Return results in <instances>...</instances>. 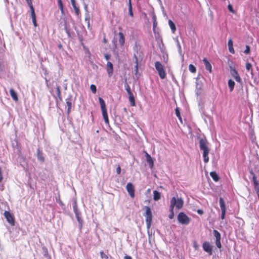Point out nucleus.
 Instances as JSON below:
<instances>
[{
    "label": "nucleus",
    "mask_w": 259,
    "mask_h": 259,
    "mask_svg": "<svg viewBox=\"0 0 259 259\" xmlns=\"http://www.w3.org/2000/svg\"><path fill=\"white\" fill-rule=\"evenodd\" d=\"M200 148L203 150V157L204 161L207 163L209 161L208 153L209 152L207 148V141L205 139H201L199 141Z\"/></svg>",
    "instance_id": "1"
},
{
    "label": "nucleus",
    "mask_w": 259,
    "mask_h": 259,
    "mask_svg": "<svg viewBox=\"0 0 259 259\" xmlns=\"http://www.w3.org/2000/svg\"><path fill=\"white\" fill-rule=\"evenodd\" d=\"M184 205V201L181 198L173 197L170 201V208L174 210L175 207L177 209H181Z\"/></svg>",
    "instance_id": "2"
},
{
    "label": "nucleus",
    "mask_w": 259,
    "mask_h": 259,
    "mask_svg": "<svg viewBox=\"0 0 259 259\" xmlns=\"http://www.w3.org/2000/svg\"><path fill=\"white\" fill-rule=\"evenodd\" d=\"M144 209L145 210V212L144 215L146 218V223L147 225V228L149 229L152 224V214L150 208L148 206H145Z\"/></svg>",
    "instance_id": "3"
},
{
    "label": "nucleus",
    "mask_w": 259,
    "mask_h": 259,
    "mask_svg": "<svg viewBox=\"0 0 259 259\" xmlns=\"http://www.w3.org/2000/svg\"><path fill=\"white\" fill-rule=\"evenodd\" d=\"M155 67L158 72V74L161 79H164L166 76V73L164 71L163 65L159 62H156Z\"/></svg>",
    "instance_id": "4"
},
{
    "label": "nucleus",
    "mask_w": 259,
    "mask_h": 259,
    "mask_svg": "<svg viewBox=\"0 0 259 259\" xmlns=\"http://www.w3.org/2000/svg\"><path fill=\"white\" fill-rule=\"evenodd\" d=\"M230 74L237 82H241V78L234 65H229Z\"/></svg>",
    "instance_id": "5"
},
{
    "label": "nucleus",
    "mask_w": 259,
    "mask_h": 259,
    "mask_svg": "<svg viewBox=\"0 0 259 259\" xmlns=\"http://www.w3.org/2000/svg\"><path fill=\"white\" fill-rule=\"evenodd\" d=\"M178 220L182 224L187 225L190 223V218L184 213L180 212L178 215Z\"/></svg>",
    "instance_id": "6"
},
{
    "label": "nucleus",
    "mask_w": 259,
    "mask_h": 259,
    "mask_svg": "<svg viewBox=\"0 0 259 259\" xmlns=\"http://www.w3.org/2000/svg\"><path fill=\"white\" fill-rule=\"evenodd\" d=\"M4 215L8 222L12 226L15 225V220L13 215L8 211H5L4 212Z\"/></svg>",
    "instance_id": "7"
},
{
    "label": "nucleus",
    "mask_w": 259,
    "mask_h": 259,
    "mask_svg": "<svg viewBox=\"0 0 259 259\" xmlns=\"http://www.w3.org/2000/svg\"><path fill=\"white\" fill-rule=\"evenodd\" d=\"M202 247L203 250L209 255L212 254V247L208 242H204L203 243Z\"/></svg>",
    "instance_id": "8"
},
{
    "label": "nucleus",
    "mask_w": 259,
    "mask_h": 259,
    "mask_svg": "<svg viewBox=\"0 0 259 259\" xmlns=\"http://www.w3.org/2000/svg\"><path fill=\"white\" fill-rule=\"evenodd\" d=\"M126 187L130 196L132 198H134L135 196V189L133 185L131 183H128L127 184Z\"/></svg>",
    "instance_id": "9"
},
{
    "label": "nucleus",
    "mask_w": 259,
    "mask_h": 259,
    "mask_svg": "<svg viewBox=\"0 0 259 259\" xmlns=\"http://www.w3.org/2000/svg\"><path fill=\"white\" fill-rule=\"evenodd\" d=\"M106 70L109 77L111 76L113 72V65L111 62H108L106 65Z\"/></svg>",
    "instance_id": "10"
},
{
    "label": "nucleus",
    "mask_w": 259,
    "mask_h": 259,
    "mask_svg": "<svg viewBox=\"0 0 259 259\" xmlns=\"http://www.w3.org/2000/svg\"><path fill=\"white\" fill-rule=\"evenodd\" d=\"M145 153L146 160H147V162L149 163V164L150 165V167L152 168L153 166V159H152V157H151V156L148 153H147L146 152H145Z\"/></svg>",
    "instance_id": "11"
},
{
    "label": "nucleus",
    "mask_w": 259,
    "mask_h": 259,
    "mask_svg": "<svg viewBox=\"0 0 259 259\" xmlns=\"http://www.w3.org/2000/svg\"><path fill=\"white\" fill-rule=\"evenodd\" d=\"M99 101L100 104L102 112L103 113L104 112H106L107 110L106 108V105L103 99L102 98H99Z\"/></svg>",
    "instance_id": "12"
},
{
    "label": "nucleus",
    "mask_w": 259,
    "mask_h": 259,
    "mask_svg": "<svg viewBox=\"0 0 259 259\" xmlns=\"http://www.w3.org/2000/svg\"><path fill=\"white\" fill-rule=\"evenodd\" d=\"M228 45L229 52L232 54H234L235 51L233 48V42L231 39H229L228 42Z\"/></svg>",
    "instance_id": "13"
},
{
    "label": "nucleus",
    "mask_w": 259,
    "mask_h": 259,
    "mask_svg": "<svg viewBox=\"0 0 259 259\" xmlns=\"http://www.w3.org/2000/svg\"><path fill=\"white\" fill-rule=\"evenodd\" d=\"M10 93L11 97L15 101H17L18 100L17 94L13 89H10Z\"/></svg>",
    "instance_id": "14"
},
{
    "label": "nucleus",
    "mask_w": 259,
    "mask_h": 259,
    "mask_svg": "<svg viewBox=\"0 0 259 259\" xmlns=\"http://www.w3.org/2000/svg\"><path fill=\"white\" fill-rule=\"evenodd\" d=\"M118 36H119V42L120 44V45H121V46H123L124 44V42H125V38H124V36L123 35V34L121 32H119L118 33Z\"/></svg>",
    "instance_id": "15"
},
{
    "label": "nucleus",
    "mask_w": 259,
    "mask_h": 259,
    "mask_svg": "<svg viewBox=\"0 0 259 259\" xmlns=\"http://www.w3.org/2000/svg\"><path fill=\"white\" fill-rule=\"evenodd\" d=\"M203 61L204 62L205 66V68L206 70H208L209 72L211 71V65L209 63V62L207 61L206 58H204L203 59Z\"/></svg>",
    "instance_id": "16"
},
{
    "label": "nucleus",
    "mask_w": 259,
    "mask_h": 259,
    "mask_svg": "<svg viewBox=\"0 0 259 259\" xmlns=\"http://www.w3.org/2000/svg\"><path fill=\"white\" fill-rule=\"evenodd\" d=\"M161 198V193L157 191H153V199L157 201Z\"/></svg>",
    "instance_id": "17"
},
{
    "label": "nucleus",
    "mask_w": 259,
    "mask_h": 259,
    "mask_svg": "<svg viewBox=\"0 0 259 259\" xmlns=\"http://www.w3.org/2000/svg\"><path fill=\"white\" fill-rule=\"evenodd\" d=\"M219 203L221 210H226L225 202L222 197L219 199Z\"/></svg>",
    "instance_id": "18"
},
{
    "label": "nucleus",
    "mask_w": 259,
    "mask_h": 259,
    "mask_svg": "<svg viewBox=\"0 0 259 259\" xmlns=\"http://www.w3.org/2000/svg\"><path fill=\"white\" fill-rule=\"evenodd\" d=\"M168 22V25L171 30L172 32L173 33H175V31L176 30V27L175 24L171 20H169Z\"/></svg>",
    "instance_id": "19"
},
{
    "label": "nucleus",
    "mask_w": 259,
    "mask_h": 259,
    "mask_svg": "<svg viewBox=\"0 0 259 259\" xmlns=\"http://www.w3.org/2000/svg\"><path fill=\"white\" fill-rule=\"evenodd\" d=\"M129 101L130 102L131 105L132 106H135V102L134 99V97L133 94L132 93L129 92Z\"/></svg>",
    "instance_id": "20"
},
{
    "label": "nucleus",
    "mask_w": 259,
    "mask_h": 259,
    "mask_svg": "<svg viewBox=\"0 0 259 259\" xmlns=\"http://www.w3.org/2000/svg\"><path fill=\"white\" fill-rule=\"evenodd\" d=\"M235 82L231 79L228 80V87L229 88L230 92H232L234 90L235 86Z\"/></svg>",
    "instance_id": "21"
},
{
    "label": "nucleus",
    "mask_w": 259,
    "mask_h": 259,
    "mask_svg": "<svg viewBox=\"0 0 259 259\" xmlns=\"http://www.w3.org/2000/svg\"><path fill=\"white\" fill-rule=\"evenodd\" d=\"M210 175L211 177V178H212V179L215 182H218L219 181V176L218 175V174L215 172H214V171L210 172Z\"/></svg>",
    "instance_id": "22"
},
{
    "label": "nucleus",
    "mask_w": 259,
    "mask_h": 259,
    "mask_svg": "<svg viewBox=\"0 0 259 259\" xmlns=\"http://www.w3.org/2000/svg\"><path fill=\"white\" fill-rule=\"evenodd\" d=\"M57 1H58V3L59 9L61 11V13L62 15H64L65 13V12H64V10L63 3H62L61 0H57Z\"/></svg>",
    "instance_id": "23"
},
{
    "label": "nucleus",
    "mask_w": 259,
    "mask_h": 259,
    "mask_svg": "<svg viewBox=\"0 0 259 259\" xmlns=\"http://www.w3.org/2000/svg\"><path fill=\"white\" fill-rule=\"evenodd\" d=\"M102 115L106 124H109V119L108 117L107 112L106 111L103 112Z\"/></svg>",
    "instance_id": "24"
},
{
    "label": "nucleus",
    "mask_w": 259,
    "mask_h": 259,
    "mask_svg": "<svg viewBox=\"0 0 259 259\" xmlns=\"http://www.w3.org/2000/svg\"><path fill=\"white\" fill-rule=\"evenodd\" d=\"M213 235L215 237L216 240H221L220 233L217 230L213 231Z\"/></svg>",
    "instance_id": "25"
},
{
    "label": "nucleus",
    "mask_w": 259,
    "mask_h": 259,
    "mask_svg": "<svg viewBox=\"0 0 259 259\" xmlns=\"http://www.w3.org/2000/svg\"><path fill=\"white\" fill-rule=\"evenodd\" d=\"M157 25V22L156 20V18H155V17H153V31L155 33H156V28Z\"/></svg>",
    "instance_id": "26"
},
{
    "label": "nucleus",
    "mask_w": 259,
    "mask_h": 259,
    "mask_svg": "<svg viewBox=\"0 0 259 259\" xmlns=\"http://www.w3.org/2000/svg\"><path fill=\"white\" fill-rule=\"evenodd\" d=\"M189 69L192 73H195L196 71L195 67L192 64L189 65Z\"/></svg>",
    "instance_id": "27"
},
{
    "label": "nucleus",
    "mask_w": 259,
    "mask_h": 259,
    "mask_svg": "<svg viewBox=\"0 0 259 259\" xmlns=\"http://www.w3.org/2000/svg\"><path fill=\"white\" fill-rule=\"evenodd\" d=\"M175 111H176V114L177 116L179 118L180 121L182 122V118L180 116V112L179 111V108H177L175 110Z\"/></svg>",
    "instance_id": "28"
},
{
    "label": "nucleus",
    "mask_w": 259,
    "mask_h": 259,
    "mask_svg": "<svg viewBox=\"0 0 259 259\" xmlns=\"http://www.w3.org/2000/svg\"><path fill=\"white\" fill-rule=\"evenodd\" d=\"M30 8H31V15L32 19H33V18H36L35 12H34V10L32 6L30 7Z\"/></svg>",
    "instance_id": "29"
},
{
    "label": "nucleus",
    "mask_w": 259,
    "mask_h": 259,
    "mask_svg": "<svg viewBox=\"0 0 259 259\" xmlns=\"http://www.w3.org/2000/svg\"><path fill=\"white\" fill-rule=\"evenodd\" d=\"M73 9L75 11V14L77 15V16H78L80 14V11H79V8L76 6V7H73Z\"/></svg>",
    "instance_id": "30"
},
{
    "label": "nucleus",
    "mask_w": 259,
    "mask_h": 259,
    "mask_svg": "<svg viewBox=\"0 0 259 259\" xmlns=\"http://www.w3.org/2000/svg\"><path fill=\"white\" fill-rule=\"evenodd\" d=\"M193 246L195 250H198L199 247V245L196 241L193 242Z\"/></svg>",
    "instance_id": "31"
},
{
    "label": "nucleus",
    "mask_w": 259,
    "mask_h": 259,
    "mask_svg": "<svg viewBox=\"0 0 259 259\" xmlns=\"http://www.w3.org/2000/svg\"><path fill=\"white\" fill-rule=\"evenodd\" d=\"M90 89L93 93L95 94L96 93V87L95 85L92 84L90 87Z\"/></svg>",
    "instance_id": "32"
},
{
    "label": "nucleus",
    "mask_w": 259,
    "mask_h": 259,
    "mask_svg": "<svg viewBox=\"0 0 259 259\" xmlns=\"http://www.w3.org/2000/svg\"><path fill=\"white\" fill-rule=\"evenodd\" d=\"M101 257L102 259H108V256L103 252V251H101L100 252Z\"/></svg>",
    "instance_id": "33"
},
{
    "label": "nucleus",
    "mask_w": 259,
    "mask_h": 259,
    "mask_svg": "<svg viewBox=\"0 0 259 259\" xmlns=\"http://www.w3.org/2000/svg\"><path fill=\"white\" fill-rule=\"evenodd\" d=\"M253 182L254 188H255L256 186L257 187L258 185H259V183H257V182L256 181V179L255 176H253Z\"/></svg>",
    "instance_id": "34"
},
{
    "label": "nucleus",
    "mask_w": 259,
    "mask_h": 259,
    "mask_svg": "<svg viewBox=\"0 0 259 259\" xmlns=\"http://www.w3.org/2000/svg\"><path fill=\"white\" fill-rule=\"evenodd\" d=\"M251 67L252 65L250 63L247 62L246 64V68L247 70L249 71L251 69Z\"/></svg>",
    "instance_id": "35"
},
{
    "label": "nucleus",
    "mask_w": 259,
    "mask_h": 259,
    "mask_svg": "<svg viewBox=\"0 0 259 259\" xmlns=\"http://www.w3.org/2000/svg\"><path fill=\"white\" fill-rule=\"evenodd\" d=\"M215 244L218 248H221L222 246L220 240H215Z\"/></svg>",
    "instance_id": "36"
},
{
    "label": "nucleus",
    "mask_w": 259,
    "mask_h": 259,
    "mask_svg": "<svg viewBox=\"0 0 259 259\" xmlns=\"http://www.w3.org/2000/svg\"><path fill=\"white\" fill-rule=\"evenodd\" d=\"M170 214L169 215L168 217L170 219H173V218L174 217V210H171V208H170Z\"/></svg>",
    "instance_id": "37"
},
{
    "label": "nucleus",
    "mask_w": 259,
    "mask_h": 259,
    "mask_svg": "<svg viewBox=\"0 0 259 259\" xmlns=\"http://www.w3.org/2000/svg\"><path fill=\"white\" fill-rule=\"evenodd\" d=\"M129 15L131 17L133 16V12H132V6H131V4H130V6H129Z\"/></svg>",
    "instance_id": "38"
},
{
    "label": "nucleus",
    "mask_w": 259,
    "mask_h": 259,
    "mask_svg": "<svg viewBox=\"0 0 259 259\" xmlns=\"http://www.w3.org/2000/svg\"><path fill=\"white\" fill-rule=\"evenodd\" d=\"M244 53L245 54H248L250 52V48L248 46H246V49L244 51Z\"/></svg>",
    "instance_id": "39"
},
{
    "label": "nucleus",
    "mask_w": 259,
    "mask_h": 259,
    "mask_svg": "<svg viewBox=\"0 0 259 259\" xmlns=\"http://www.w3.org/2000/svg\"><path fill=\"white\" fill-rule=\"evenodd\" d=\"M226 211V210H221V212H222L221 219L222 220L224 219L225 218Z\"/></svg>",
    "instance_id": "40"
},
{
    "label": "nucleus",
    "mask_w": 259,
    "mask_h": 259,
    "mask_svg": "<svg viewBox=\"0 0 259 259\" xmlns=\"http://www.w3.org/2000/svg\"><path fill=\"white\" fill-rule=\"evenodd\" d=\"M228 9H229V10L231 13H235L234 11V10H233V7H232V6L231 5H228Z\"/></svg>",
    "instance_id": "41"
},
{
    "label": "nucleus",
    "mask_w": 259,
    "mask_h": 259,
    "mask_svg": "<svg viewBox=\"0 0 259 259\" xmlns=\"http://www.w3.org/2000/svg\"><path fill=\"white\" fill-rule=\"evenodd\" d=\"M116 172L117 174H120L121 172V167L119 165L116 167Z\"/></svg>",
    "instance_id": "42"
},
{
    "label": "nucleus",
    "mask_w": 259,
    "mask_h": 259,
    "mask_svg": "<svg viewBox=\"0 0 259 259\" xmlns=\"http://www.w3.org/2000/svg\"><path fill=\"white\" fill-rule=\"evenodd\" d=\"M32 22H33V24L34 26L35 27H36L37 26V23H36V18H33V19H32Z\"/></svg>",
    "instance_id": "43"
},
{
    "label": "nucleus",
    "mask_w": 259,
    "mask_h": 259,
    "mask_svg": "<svg viewBox=\"0 0 259 259\" xmlns=\"http://www.w3.org/2000/svg\"><path fill=\"white\" fill-rule=\"evenodd\" d=\"M66 103H67V106H68V110H69L71 109V103L69 101H67L66 102Z\"/></svg>",
    "instance_id": "44"
},
{
    "label": "nucleus",
    "mask_w": 259,
    "mask_h": 259,
    "mask_svg": "<svg viewBox=\"0 0 259 259\" xmlns=\"http://www.w3.org/2000/svg\"><path fill=\"white\" fill-rule=\"evenodd\" d=\"M3 179V177L2 172L1 168L0 167V183L2 181Z\"/></svg>",
    "instance_id": "45"
},
{
    "label": "nucleus",
    "mask_w": 259,
    "mask_h": 259,
    "mask_svg": "<svg viewBox=\"0 0 259 259\" xmlns=\"http://www.w3.org/2000/svg\"><path fill=\"white\" fill-rule=\"evenodd\" d=\"M71 5H72V6L73 8L74 7H76V3H75V0H72V1H71Z\"/></svg>",
    "instance_id": "46"
},
{
    "label": "nucleus",
    "mask_w": 259,
    "mask_h": 259,
    "mask_svg": "<svg viewBox=\"0 0 259 259\" xmlns=\"http://www.w3.org/2000/svg\"><path fill=\"white\" fill-rule=\"evenodd\" d=\"M197 212L198 213H199V214H202L203 213V211L201 209H198L197 210Z\"/></svg>",
    "instance_id": "47"
},
{
    "label": "nucleus",
    "mask_w": 259,
    "mask_h": 259,
    "mask_svg": "<svg viewBox=\"0 0 259 259\" xmlns=\"http://www.w3.org/2000/svg\"><path fill=\"white\" fill-rule=\"evenodd\" d=\"M177 46L178 47L179 51H181V47L180 44L178 41V43H177Z\"/></svg>",
    "instance_id": "48"
},
{
    "label": "nucleus",
    "mask_w": 259,
    "mask_h": 259,
    "mask_svg": "<svg viewBox=\"0 0 259 259\" xmlns=\"http://www.w3.org/2000/svg\"><path fill=\"white\" fill-rule=\"evenodd\" d=\"M124 259H132V257L128 255H125L124 257Z\"/></svg>",
    "instance_id": "49"
},
{
    "label": "nucleus",
    "mask_w": 259,
    "mask_h": 259,
    "mask_svg": "<svg viewBox=\"0 0 259 259\" xmlns=\"http://www.w3.org/2000/svg\"><path fill=\"white\" fill-rule=\"evenodd\" d=\"M126 91L128 93V95H129V92L130 93H132L130 91V88L128 87V88L126 89Z\"/></svg>",
    "instance_id": "50"
},
{
    "label": "nucleus",
    "mask_w": 259,
    "mask_h": 259,
    "mask_svg": "<svg viewBox=\"0 0 259 259\" xmlns=\"http://www.w3.org/2000/svg\"><path fill=\"white\" fill-rule=\"evenodd\" d=\"M73 208H74V210L75 213L76 214V204H75L74 205Z\"/></svg>",
    "instance_id": "51"
},
{
    "label": "nucleus",
    "mask_w": 259,
    "mask_h": 259,
    "mask_svg": "<svg viewBox=\"0 0 259 259\" xmlns=\"http://www.w3.org/2000/svg\"><path fill=\"white\" fill-rule=\"evenodd\" d=\"M105 59H106V60H108V59H109V56L108 55H106L105 56Z\"/></svg>",
    "instance_id": "52"
},
{
    "label": "nucleus",
    "mask_w": 259,
    "mask_h": 259,
    "mask_svg": "<svg viewBox=\"0 0 259 259\" xmlns=\"http://www.w3.org/2000/svg\"><path fill=\"white\" fill-rule=\"evenodd\" d=\"M38 159H39L40 160L43 161L44 160V158L40 156H38Z\"/></svg>",
    "instance_id": "53"
},
{
    "label": "nucleus",
    "mask_w": 259,
    "mask_h": 259,
    "mask_svg": "<svg viewBox=\"0 0 259 259\" xmlns=\"http://www.w3.org/2000/svg\"><path fill=\"white\" fill-rule=\"evenodd\" d=\"M136 71L138 70V65L137 64L136 66Z\"/></svg>",
    "instance_id": "54"
},
{
    "label": "nucleus",
    "mask_w": 259,
    "mask_h": 259,
    "mask_svg": "<svg viewBox=\"0 0 259 259\" xmlns=\"http://www.w3.org/2000/svg\"><path fill=\"white\" fill-rule=\"evenodd\" d=\"M148 191L150 192V189H148Z\"/></svg>",
    "instance_id": "55"
}]
</instances>
